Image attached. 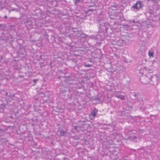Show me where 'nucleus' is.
Wrapping results in <instances>:
<instances>
[{
	"mask_svg": "<svg viewBox=\"0 0 160 160\" xmlns=\"http://www.w3.org/2000/svg\"><path fill=\"white\" fill-rule=\"evenodd\" d=\"M11 64L15 69L19 70L21 68L20 66L18 65V62L16 61H12L11 62Z\"/></svg>",
	"mask_w": 160,
	"mask_h": 160,
	"instance_id": "obj_7",
	"label": "nucleus"
},
{
	"mask_svg": "<svg viewBox=\"0 0 160 160\" xmlns=\"http://www.w3.org/2000/svg\"><path fill=\"white\" fill-rule=\"evenodd\" d=\"M112 7L114 8H117V6L116 5H114L112 6Z\"/></svg>",
	"mask_w": 160,
	"mask_h": 160,
	"instance_id": "obj_39",
	"label": "nucleus"
},
{
	"mask_svg": "<svg viewBox=\"0 0 160 160\" xmlns=\"http://www.w3.org/2000/svg\"><path fill=\"white\" fill-rule=\"evenodd\" d=\"M113 23L114 24H115V21H113Z\"/></svg>",
	"mask_w": 160,
	"mask_h": 160,
	"instance_id": "obj_44",
	"label": "nucleus"
},
{
	"mask_svg": "<svg viewBox=\"0 0 160 160\" xmlns=\"http://www.w3.org/2000/svg\"><path fill=\"white\" fill-rule=\"evenodd\" d=\"M85 122V121L84 120H83V121L80 120V121H78L77 124L78 126H79V125L82 126L83 125V123L84 122Z\"/></svg>",
	"mask_w": 160,
	"mask_h": 160,
	"instance_id": "obj_20",
	"label": "nucleus"
},
{
	"mask_svg": "<svg viewBox=\"0 0 160 160\" xmlns=\"http://www.w3.org/2000/svg\"><path fill=\"white\" fill-rule=\"evenodd\" d=\"M95 116H93L92 115L90 114L89 115V118L91 120H93L95 118Z\"/></svg>",
	"mask_w": 160,
	"mask_h": 160,
	"instance_id": "obj_29",
	"label": "nucleus"
},
{
	"mask_svg": "<svg viewBox=\"0 0 160 160\" xmlns=\"http://www.w3.org/2000/svg\"><path fill=\"white\" fill-rule=\"evenodd\" d=\"M9 12H10V11H9Z\"/></svg>",
	"mask_w": 160,
	"mask_h": 160,
	"instance_id": "obj_52",
	"label": "nucleus"
},
{
	"mask_svg": "<svg viewBox=\"0 0 160 160\" xmlns=\"http://www.w3.org/2000/svg\"><path fill=\"white\" fill-rule=\"evenodd\" d=\"M93 98V99H90L89 100V101H93V100L100 101L101 100L100 98H98V97H94V98Z\"/></svg>",
	"mask_w": 160,
	"mask_h": 160,
	"instance_id": "obj_25",
	"label": "nucleus"
},
{
	"mask_svg": "<svg viewBox=\"0 0 160 160\" xmlns=\"http://www.w3.org/2000/svg\"><path fill=\"white\" fill-rule=\"evenodd\" d=\"M93 98H94V97H92V98H90L89 100H90V99H93Z\"/></svg>",
	"mask_w": 160,
	"mask_h": 160,
	"instance_id": "obj_40",
	"label": "nucleus"
},
{
	"mask_svg": "<svg viewBox=\"0 0 160 160\" xmlns=\"http://www.w3.org/2000/svg\"><path fill=\"white\" fill-rule=\"evenodd\" d=\"M64 78H66L64 80V82L67 84H74V80L72 76H65L64 77Z\"/></svg>",
	"mask_w": 160,
	"mask_h": 160,
	"instance_id": "obj_5",
	"label": "nucleus"
},
{
	"mask_svg": "<svg viewBox=\"0 0 160 160\" xmlns=\"http://www.w3.org/2000/svg\"><path fill=\"white\" fill-rule=\"evenodd\" d=\"M26 26L28 28H33V24L32 22L30 21H27L25 23Z\"/></svg>",
	"mask_w": 160,
	"mask_h": 160,
	"instance_id": "obj_9",
	"label": "nucleus"
},
{
	"mask_svg": "<svg viewBox=\"0 0 160 160\" xmlns=\"http://www.w3.org/2000/svg\"><path fill=\"white\" fill-rule=\"evenodd\" d=\"M87 6H88V7H89V8H90L91 7H93L94 6V4H93L92 5H87Z\"/></svg>",
	"mask_w": 160,
	"mask_h": 160,
	"instance_id": "obj_35",
	"label": "nucleus"
},
{
	"mask_svg": "<svg viewBox=\"0 0 160 160\" xmlns=\"http://www.w3.org/2000/svg\"><path fill=\"white\" fill-rule=\"evenodd\" d=\"M98 112V110L96 108H95L91 112L90 114L92 115L93 116H96Z\"/></svg>",
	"mask_w": 160,
	"mask_h": 160,
	"instance_id": "obj_16",
	"label": "nucleus"
},
{
	"mask_svg": "<svg viewBox=\"0 0 160 160\" xmlns=\"http://www.w3.org/2000/svg\"><path fill=\"white\" fill-rule=\"evenodd\" d=\"M130 94L131 96L134 97L135 99L138 97L139 94L138 93H136L135 92H131Z\"/></svg>",
	"mask_w": 160,
	"mask_h": 160,
	"instance_id": "obj_19",
	"label": "nucleus"
},
{
	"mask_svg": "<svg viewBox=\"0 0 160 160\" xmlns=\"http://www.w3.org/2000/svg\"><path fill=\"white\" fill-rule=\"evenodd\" d=\"M41 93L42 94H43V93L42 92H41Z\"/></svg>",
	"mask_w": 160,
	"mask_h": 160,
	"instance_id": "obj_45",
	"label": "nucleus"
},
{
	"mask_svg": "<svg viewBox=\"0 0 160 160\" xmlns=\"http://www.w3.org/2000/svg\"><path fill=\"white\" fill-rule=\"evenodd\" d=\"M8 140L6 138L0 137V142H1V143H3L4 142H6Z\"/></svg>",
	"mask_w": 160,
	"mask_h": 160,
	"instance_id": "obj_18",
	"label": "nucleus"
},
{
	"mask_svg": "<svg viewBox=\"0 0 160 160\" xmlns=\"http://www.w3.org/2000/svg\"><path fill=\"white\" fill-rule=\"evenodd\" d=\"M152 82L154 83L153 85H157L158 84V82H160V76L158 75L152 76Z\"/></svg>",
	"mask_w": 160,
	"mask_h": 160,
	"instance_id": "obj_6",
	"label": "nucleus"
},
{
	"mask_svg": "<svg viewBox=\"0 0 160 160\" xmlns=\"http://www.w3.org/2000/svg\"><path fill=\"white\" fill-rule=\"evenodd\" d=\"M120 71L117 69H115V70L113 71L114 72H116V73H119L120 72Z\"/></svg>",
	"mask_w": 160,
	"mask_h": 160,
	"instance_id": "obj_33",
	"label": "nucleus"
},
{
	"mask_svg": "<svg viewBox=\"0 0 160 160\" xmlns=\"http://www.w3.org/2000/svg\"><path fill=\"white\" fill-rule=\"evenodd\" d=\"M90 62H92V61L90 60V61H89Z\"/></svg>",
	"mask_w": 160,
	"mask_h": 160,
	"instance_id": "obj_48",
	"label": "nucleus"
},
{
	"mask_svg": "<svg viewBox=\"0 0 160 160\" xmlns=\"http://www.w3.org/2000/svg\"><path fill=\"white\" fill-rule=\"evenodd\" d=\"M39 60L41 61L42 63H43L44 61H47L46 57L44 55H41L39 56Z\"/></svg>",
	"mask_w": 160,
	"mask_h": 160,
	"instance_id": "obj_13",
	"label": "nucleus"
},
{
	"mask_svg": "<svg viewBox=\"0 0 160 160\" xmlns=\"http://www.w3.org/2000/svg\"><path fill=\"white\" fill-rule=\"evenodd\" d=\"M143 102H141L140 104L138 105L140 110L142 111H144L146 110V107L143 105Z\"/></svg>",
	"mask_w": 160,
	"mask_h": 160,
	"instance_id": "obj_11",
	"label": "nucleus"
},
{
	"mask_svg": "<svg viewBox=\"0 0 160 160\" xmlns=\"http://www.w3.org/2000/svg\"><path fill=\"white\" fill-rule=\"evenodd\" d=\"M98 23L99 25V32L102 38H104L112 34V30L109 28V23L106 22L102 15L98 19Z\"/></svg>",
	"mask_w": 160,
	"mask_h": 160,
	"instance_id": "obj_1",
	"label": "nucleus"
},
{
	"mask_svg": "<svg viewBox=\"0 0 160 160\" xmlns=\"http://www.w3.org/2000/svg\"><path fill=\"white\" fill-rule=\"evenodd\" d=\"M110 22H112L110 20Z\"/></svg>",
	"mask_w": 160,
	"mask_h": 160,
	"instance_id": "obj_50",
	"label": "nucleus"
},
{
	"mask_svg": "<svg viewBox=\"0 0 160 160\" xmlns=\"http://www.w3.org/2000/svg\"><path fill=\"white\" fill-rule=\"evenodd\" d=\"M13 10V11H14V10Z\"/></svg>",
	"mask_w": 160,
	"mask_h": 160,
	"instance_id": "obj_51",
	"label": "nucleus"
},
{
	"mask_svg": "<svg viewBox=\"0 0 160 160\" xmlns=\"http://www.w3.org/2000/svg\"><path fill=\"white\" fill-rule=\"evenodd\" d=\"M7 16H4V18H7Z\"/></svg>",
	"mask_w": 160,
	"mask_h": 160,
	"instance_id": "obj_42",
	"label": "nucleus"
},
{
	"mask_svg": "<svg viewBox=\"0 0 160 160\" xmlns=\"http://www.w3.org/2000/svg\"><path fill=\"white\" fill-rule=\"evenodd\" d=\"M98 43L99 44H99H100V43L99 42H98Z\"/></svg>",
	"mask_w": 160,
	"mask_h": 160,
	"instance_id": "obj_46",
	"label": "nucleus"
},
{
	"mask_svg": "<svg viewBox=\"0 0 160 160\" xmlns=\"http://www.w3.org/2000/svg\"><path fill=\"white\" fill-rule=\"evenodd\" d=\"M148 54L149 57H153V53L152 52H149Z\"/></svg>",
	"mask_w": 160,
	"mask_h": 160,
	"instance_id": "obj_31",
	"label": "nucleus"
},
{
	"mask_svg": "<svg viewBox=\"0 0 160 160\" xmlns=\"http://www.w3.org/2000/svg\"><path fill=\"white\" fill-rule=\"evenodd\" d=\"M2 24H0V28H1L2 26Z\"/></svg>",
	"mask_w": 160,
	"mask_h": 160,
	"instance_id": "obj_41",
	"label": "nucleus"
},
{
	"mask_svg": "<svg viewBox=\"0 0 160 160\" xmlns=\"http://www.w3.org/2000/svg\"><path fill=\"white\" fill-rule=\"evenodd\" d=\"M68 90L69 93V94L68 95V96L70 98H71L73 96V91L72 88H69Z\"/></svg>",
	"mask_w": 160,
	"mask_h": 160,
	"instance_id": "obj_14",
	"label": "nucleus"
},
{
	"mask_svg": "<svg viewBox=\"0 0 160 160\" xmlns=\"http://www.w3.org/2000/svg\"><path fill=\"white\" fill-rule=\"evenodd\" d=\"M115 96L118 98H120L122 100H124L125 99V96L121 95L120 92H116L115 93Z\"/></svg>",
	"mask_w": 160,
	"mask_h": 160,
	"instance_id": "obj_8",
	"label": "nucleus"
},
{
	"mask_svg": "<svg viewBox=\"0 0 160 160\" xmlns=\"http://www.w3.org/2000/svg\"><path fill=\"white\" fill-rule=\"evenodd\" d=\"M135 101L136 102H137L138 101H141V102H143V101H144L143 98H141L140 96L138 95V97H137L135 99Z\"/></svg>",
	"mask_w": 160,
	"mask_h": 160,
	"instance_id": "obj_17",
	"label": "nucleus"
},
{
	"mask_svg": "<svg viewBox=\"0 0 160 160\" xmlns=\"http://www.w3.org/2000/svg\"><path fill=\"white\" fill-rule=\"evenodd\" d=\"M94 11L93 9H89L87 10H85V12L86 16H88L91 14L93 11Z\"/></svg>",
	"mask_w": 160,
	"mask_h": 160,
	"instance_id": "obj_12",
	"label": "nucleus"
},
{
	"mask_svg": "<svg viewBox=\"0 0 160 160\" xmlns=\"http://www.w3.org/2000/svg\"><path fill=\"white\" fill-rule=\"evenodd\" d=\"M73 32H76V34L78 38H79L81 36L82 34L83 33V32L81 31H75V30H73Z\"/></svg>",
	"mask_w": 160,
	"mask_h": 160,
	"instance_id": "obj_15",
	"label": "nucleus"
},
{
	"mask_svg": "<svg viewBox=\"0 0 160 160\" xmlns=\"http://www.w3.org/2000/svg\"><path fill=\"white\" fill-rule=\"evenodd\" d=\"M110 20H112V21L114 20L113 19H114V18H112V17H110Z\"/></svg>",
	"mask_w": 160,
	"mask_h": 160,
	"instance_id": "obj_37",
	"label": "nucleus"
},
{
	"mask_svg": "<svg viewBox=\"0 0 160 160\" xmlns=\"http://www.w3.org/2000/svg\"><path fill=\"white\" fill-rule=\"evenodd\" d=\"M86 38V34H84L83 32L82 33V34L81 35V36L79 38L80 39H81V38Z\"/></svg>",
	"mask_w": 160,
	"mask_h": 160,
	"instance_id": "obj_26",
	"label": "nucleus"
},
{
	"mask_svg": "<svg viewBox=\"0 0 160 160\" xmlns=\"http://www.w3.org/2000/svg\"><path fill=\"white\" fill-rule=\"evenodd\" d=\"M80 127L79 126H78V125L77 126H76V127H75L74 128V129H75V130H77V128H78V127Z\"/></svg>",
	"mask_w": 160,
	"mask_h": 160,
	"instance_id": "obj_34",
	"label": "nucleus"
},
{
	"mask_svg": "<svg viewBox=\"0 0 160 160\" xmlns=\"http://www.w3.org/2000/svg\"><path fill=\"white\" fill-rule=\"evenodd\" d=\"M58 132H59L60 136H64L66 134L67 131L66 130L60 129Z\"/></svg>",
	"mask_w": 160,
	"mask_h": 160,
	"instance_id": "obj_10",
	"label": "nucleus"
},
{
	"mask_svg": "<svg viewBox=\"0 0 160 160\" xmlns=\"http://www.w3.org/2000/svg\"><path fill=\"white\" fill-rule=\"evenodd\" d=\"M124 115H125V114L124 113H122V116H124Z\"/></svg>",
	"mask_w": 160,
	"mask_h": 160,
	"instance_id": "obj_43",
	"label": "nucleus"
},
{
	"mask_svg": "<svg viewBox=\"0 0 160 160\" xmlns=\"http://www.w3.org/2000/svg\"><path fill=\"white\" fill-rule=\"evenodd\" d=\"M130 22H133V23H135V20H132V21H130Z\"/></svg>",
	"mask_w": 160,
	"mask_h": 160,
	"instance_id": "obj_36",
	"label": "nucleus"
},
{
	"mask_svg": "<svg viewBox=\"0 0 160 160\" xmlns=\"http://www.w3.org/2000/svg\"><path fill=\"white\" fill-rule=\"evenodd\" d=\"M128 132V133H129L130 134H135L136 133L137 131H136L135 130H129Z\"/></svg>",
	"mask_w": 160,
	"mask_h": 160,
	"instance_id": "obj_21",
	"label": "nucleus"
},
{
	"mask_svg": "<svg viewBox=\"0 0 160 160\" xmlns=\"http://www.w3.org/2000/svg\"><path fill=\"white\" fill-rule=\"evenodd\" d=\"M1 145V142H0V145Z\"/></svg>",
	"mask_w": 160,
	"mask_h": 160,
	"instance_id": "obj_53",
	"label": "nucleus"
},
{
	"mask_svg": "<svg viewBox=\"0 0 160 160\" xmlns=\"http://www.w3.org/2000/svg\"><path fill=\"white\" fill-rule=\"evenodd\" d=\"M153 116V115H151V114L150 115V116Z\"/></svg>",
	"mask_w": 160,
	"mask_h": 160,
	"instance_id": "obj_47",
	"label": "nucleus"
},
{
	"mask_svg": "<svg viewBox=\"0 0 160 160\" xmlns=\"http://www.w3.org/2000/svg\"><path fill=\"white\" fill-rule=\"evenodd\" d=\"M6 130L7 129L1 128H0V133H2L3 135V133H4V134H5V132L6 131Z\"/></svg>",
	"mask_w": 160,
	"mask_h": 160,
	"instance_id": "obj_24",
	"label": "nucleus"
},
{
	"mask_svg": "<svg viewBox=\"0 0 160 160\" xmlns=\"http://www.w3.org/2000/svg\"><path fill=\"white\" fill-rule=\"evenodd\" d=\"M35 24L36 25H37L38 26V27H42V23L39 22L37 23V24L36 23H35Z\"/></svg>",
	"mask_w": 160,
	"mask_h": 160,
	"instance_id": "obj_28",
	"label": "nucleus"
},
{
	"mask_svg": "<svg viewBox=\"0 0 160 160\" xmlns=\"http://www.w3.org/2000/svg\"><path fill=\"white\" fill-rule=\"evenodd\" d=\"M38 80V79H34L33 80V82L34 83H35ZM35 85V84H33V85Z\"/></svg>",
	"mask_w": 160,
	"mask_h": 160,
	"instance_id": "obj_32",
	"label": "nucleus"
},
{
	"mask_svg": "<svg viewBox=\"0 0 160 160\" xmlns=\"http://www.w3.org/2000/svg\"><path fill=\"white\" fill-rule=\"evenodd\" d=\"M110 43L112 45H117L119 47L127 45L129 42L128 39L124 36L119 38L118 37H114V36H110Z\"/></svg>",
	"mask_w": 160,
	"mask_h": 160,
	"instance_id": "obj_2",
	"label": "nucleus"
},
{
	"mask_svg": "<svg viewBox=\"0 0 160 160\" xmlns=\"http://www.w3.org/2000/svg\"><path fill=\"white\" fill-rule=\"evenodd\" d=\"M62 77L61 76H58V78H59V79H60Z\"/></svg>",
	"mask_w": 160,
	"mask_h": 160,
	"instance_id": "obj_38",
	"label": "nucleus"
},
{
	"mask_svg": "<svg viewBox=\"0 0 160 160\" xmlns=\"http://www.w3.org/2000/svg\"><path fill=\"white\" fill-rule=\"evenodd\" d=\"M143 6L144 5L142 2L141 1H138L133 5L131 7V9L132 11H137L142 9Z\"/></svg>",
	"mask_w": 160,
	"mask_h": 160,
	"instance_id": "obj_3",
	"label": "nucleus"
},
{
	"mask_svg": "<svg viewBox=\"0 0 160 160\" xmlns=\"http://www.w3.org/2000/svg\"><path fill=\"white\" fill-rule=\"evenodd\" d=\"M84 66L85 67H90L92 66V65L90 64H84Z\"/></svg>",
	"mask_w": 160,
	"mask_h": 160,
	"instance_id": "obj_30",
	"label": "nucleus"
},
{
	"mask_svg": "<svg viewBox=\"0 0 160 160\" xmlns=\"http://www.w3.org/2000/svg\"><path fill=\"white\" fill-rule=\"evenodd\" d=\"M75 29V30H76L77 29Z\"/></svg>",
	"mask_w": 160,
	"mask_h": 160,
	"instance_id": "obj_49",
	"label": "nucleus"
},
{
	"mask_svg": "<svg viewBox=\"0 0 160 160\" xmlns=\"http://www.w3.org/2000/svg\"><path fill=\"white\" fill-rule=\"evenodd\" d=\"M159 124L160 125V122Z\"/></svg>",
	"mask_w": 160,
	"mask_h": 160,
	"instance_id": "obj_54",
	"label": "nucleus"
},
{
	"mask_svg": "<svg viewBox=\"0 0 160 160\" xmlns=\"http://www.w3.org/2000/svg\"><path fill=\"white\" fill-rule=\"evenodd\" d=\"M128 138L130 140H133L136 139L137 137L134 135H131Z\"/></svg>",
	"mask_w": 160,
	"mask_h": 160,
	"instance_id": "obj_22",
	"label": "nucleus"
},
{
	"mask_svg": "<svg viewBox=\"0 0 160 160\" xmlns=\"http://www.w3.org/2000/svg\"><path fill=\"white\" fill-rule=\"evenodd\" d=\"M140 81L143 84H147L148 83L152 85L154 84V83L152 80V78L150 79L147 76H143L140 78Z\"/></svg>",
	"mask_w": 160,
	"mask_h": 160,
	"instance_id": "obj_4",
	"label": "nucleus"
},
{
	"mask_svg": "<svg viewBox=\"0 0 160 160\" xmlns=\"http://www.w3.org/2000/svg\"><path fill=\"white\" fill-rule=\"evenodd\" d=\"M60 92L61 93H65L67 91V90H66L65 89H60Z\"/></svg>",
	"mask_w": 160,
	"mask_h": 160,
	"instance_id": "obj_27",
	"label": "nucleus"
},
{
	"mask_svg": "<svg viewBox=\"0 0 160 160\" xmlns=\"http://www.w3.org/2000/svg\"><path fill=\"white\" fill-rule=\"evenodd\" d=\"M85 0H74V3L76 4L78 2H85L87 3V2H85Z\"/></svg>",
	"mask_w": 160,
	"mask_h": 160,
	"instance_id": "obj_23",
	"label": "nucleus"
}]
</instances>
